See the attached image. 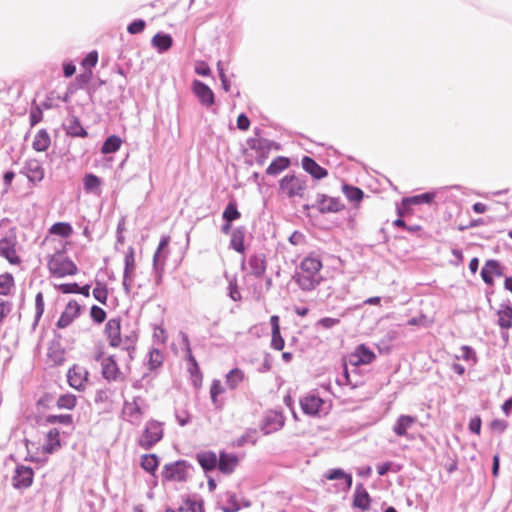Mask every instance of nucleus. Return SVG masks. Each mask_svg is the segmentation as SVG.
Here are the masks:
<instances>
[{"label": "nucleus", "instance_id": "obj_57", "mask_svg": "<svg viewBox=\"0 0 512 512\" xmlns=\"http://www.w3.org/2000/svg\"><path fill=\"white\" fill-rule=\"evenodd\" d=\"M92 77H93V71L84 70L82 73H80L76 77V82L79 85V87L82 88L91 81Z\"/></svg>", "mask_w": 512, "mask_h": 512}, {"label": "nucleus", "instance_id": "obj_26", "mask_svg": "<svg viewBox=\"0 0 512 512\" xmlns=\"http://www.w3.org/2000/svg\"><path fill=\"white\" fill-rule=\"evenodd\" d=\"M40 423L43 426L59 423L61 425L73 427L74 419L71 414H52L42 418Z\"/></svg>", "mask_w": 512, "mask_h": 512}, {"label": "nucleus", "instance_id": "obj_54", "mask_svg": "<svg viewBox=\"0 0 512 512\" xmlns=\"http://www.w3.org/2000/svg\"><path fill=\"white\" fill-rule=\"evenodd\" d=\"M271 346L277 351H281L284 348L285 341L281 335V332L271 333Z\"/></svg>", "mask_w": 512, "mask_h": 512}, {"label": "nucleus", "instance_id": "obj_15", "mask_svg": "<svg viewBox=\"0 0 512 512\" xmlns=\"http://www.w3.org/2000/svg\"><path fill=\"white\" fill-rule=\"evenodd\" d=\"M170 242L169 236H163L159 242L158 248L153 256V265L158 272H163L166 259L168 256V244Z\"/></svg>", "mask_w": 512, "mask_h": 512}, {"label": "nucleus", "instance_id": "obj_4", "mask_svg": "<svg viewBox=\"0 0 512 512\" xmlns=\"http://www.w3.org/2000/svg\"><path fill=\"white\" fill-rule=\"evenodd\" d=\"M102 376L109 382H120L124 381L130 372V367H126L121 370L114 358L109 356L101 362Z\"/></svg>", "mask_w": 512, "mask_h": 512}, {"label": "nucleus", "instance_id": "obj_1", "mask_svg": "<svg viewBox=\"0 0 512 512\" xmlns=\"http://www.w3.org/2000/svg\"><path fill=\"white\" fill-rule=\"evenodd\" d=\"M307 193V179L302 175L288 174L279 181V194L283 197L304 199Z\"/></svg>", "mask_w": 512, "mask_h": 512}, {"label": "nucleus", "instance_id": "obj_16", "mask_svg": "<svg viewBox=\"0 0 512 512\" xmlns=\"http://www.w3.org/2000/svg\"><path fill=\"white\" fill-rule=\"evenodd\" d=\"M323 404L324 401L314 394L306 395L300 400L303 412L312 416L317 415L320 412Z\"/></svg>", "mask_w": 512, "mask_h": 512}, {"label": "nucleus", "instance_id": "obj_30", "mask_svg": "<svg viewBox=\"0 0 512 512\" xmlns=\"http://www.w3.org/2000/svg\"><path fill=\"white\" fill-rule=\"evenodd\" d=\"M435 193L433 192H426L423 194L415 195L412 197L404 198L402 201V204L406 206L410 205H420V204H430L435 199Z\"/></svg>", "mask_w": 512, "mask_h": 512}, {"label": "nucleus", "instance_id": "obj_25", "mask_svg": "<svg viewBox=\"0 0 512 512\" xmlns=\"http://www.w3.org/2000/svg\"><path fill=\"white\" fill-rule=\"evenodd\" d=\"M51 144L49 133L45 129H40L33 138L32 147L35 151L44 152Z\"/></svg>", "mask_w": 512, "mask_h": 512}, {"label": "nucleus", "instance_id": "obj_21", "mask_svg": "<svg viewBox=\"0 0 512 512\" xmlns=\"http://www.w3.org/2000/svg\"><path fill=\"white\" fill-rule=\"evenodd\" d=\"M417 418L410 415H400L393 425V432L399 437H408V430L416 423Z\"/></svg>", "mask_w": 512, "mask_h": 512}, {"label": "nucleus", "instance_id": "obj_11", "mask_svg": "<svg viewBox=\"0 0 512 512\" xmlns=\"http://www.w3.org/2000/svg\"><path fill=\"white\" fill-rule=\"evenodd\" d=\"M104 332L111 347L117 348L121 345V321L119 318H112L108 320L105 325Z\"/></svg>", "mask_w": 512, "mask_h": 512}, {"label": "nucleus", "instance_id": "obj_63", "mask_svg": "<svg viewBox=\"0 0 512 512\" xmlns=\"http://www.w3.org/2000/svg\"><path fill=\"white\" fill-rule=\"evenodd\" d=\"M237 127L242 131H246L250 127V120L245 114H240L237 118Z\"/></svg>", "mask_w": 512, "mask_h": 512}, {"label": "nucleus", "instance_id": "obj_13", "mask_svg": "<svg viewBox=\"0 0 512 512\" xmlns=\"http://www.w3.org/2000/svg\"><path fill=\"white\" fill-rule=\"evenodd\" d=\"M142 414V409L136 399L124 403L122 415L130 423L138 425L142 419Z\"/></svg>", "mask_w": 512, "mask_h": 512}, {"label": "nucleus", "instance_id": "obj_10", "mask_svg": "<svg viewBox=\"0 0 512 512\" xmlns=\"http://www.w3.org/2000/svg\"><path fill=\"white\" fill-rule=\"evenodd\" d=\"M192 91L203 106L211 107L215 104L214 92L205 83L194 80L192 83Z\"/></svg>", "mask_w": 512, "mask_h": 512}, {"label": "nucleus", "instance_id": "obj_33", "mask_svg": "<svg viewBox=\"0 0 512 512\" xmlns=\"http://www.w3.org/2000/svg\"><path fill=\"white\" fill-rule=\"evenodd\" d=\"M140 466L146 472L154 475L159 466V458L156 454H144L141 456Z\"/></svg>", "mask_w": 512, "mask_h": 512}, {"label": "nucleus", "instance_id": "obj_7", "mask_svg": "<svg viewBox=\"0 0 512 512\" xmlns=\"http://www.w3.org/2000/svg\"><path fill=\"white\" fill-rule=\"evenodd\" d=\"M16 236L10 235L0 239V256L7 259L12 265H19L21 258L18 256L16 251Z\"/></svg>", "mask_w": 512, "mask_h": 512}, {"label": "nucleus", "instance_id": "obj_41", "mask_svg": "<svg viewBox=\"0 0 512 512\" xmlns=\"http://www.w3.org/2000/svg\"><path fill=\"white\" fill-rule=\"evenodd\" d=\"M93 297L101 304L106 305L108 301L109 292L106 284L97 282L92 290Z\"/></svg>", "mask_w": 512, "mask_h": 512}, {"label": "nucleus", "instance_id": "obj_18", "mask_svg": "<svg viewBox=\"0 0 512 512\" xmlns=\"http://www.w3.org/2000/svg\"><path fill=\"white\" fill-rule=\"evenodd\" d=\"M239 464L237 455L233 453L220 452L218 457V469L223 474H231Z\"/></svg>", "mask_w": 512, "mask_h": 512}, {"label": "nucleus", "instance_id": "obj_58", "mask_svg": "<svg viewBox=\"0 0 512 512\" xmlns=\"http://www.w3.org/2000/svg\"><path fill=\"white\" fill-rule=\"evenodd\" d=\"M145 26L146 24L143 20H136L128 25L127 30L130 34H137L141 33Z\"/></svg>", "mask_w": 512, "mask_h": 512}, {"label": "nucleus", "instance_id": "obj_53", "mask_svg": "<svg viewBox=\"0 0 512 512\" xmlns=\"http://www.w3.org/2000/svg\"><path fill=\"white\" fill-rule=\"evenodd\" d=\"M340 321V318L323 317L317 321L316 325L327 330L339 325Z\"/></svg>", "mask_w": 512, "mask_h": 512}, {"label": "nucleus", "instance_id": "obj_9", "mask_svg": "<svg viewBox=\"0 0 512 512\" xmlns=\"http://www.w3.org/2000/svg\"><path fill=\"white\" fill-rule=\"evenodd\" d=\"M376 359V354L366 345L360 344L349 355V362L353 366L371 364Z\"/></svg>", "mask_w": 512, "mask_h": 512}, {"label": "nucleus", "instance_id": "obj_59", "mask_svg": "<svg viewBox=\"0 0 512 512\" xmlns=\"http://www.w3.org/2000/svg\"><path fill=\"white\" fill-rule=\"evenodd\" d=\"M36 316L40 318L44 312V297L42 292H38L35 297Z\"/></svg>", "mask_w": 512, "mask_h": 512}, {"label": "nucleus", "instance_id": "obj_43", "mask_svg": "<svg viewBox=\"0 0 512 512\" xmlns=\"http://www.w3.org/2000/svg\"><path fill=\"white\" fill-rule=\"evenodd\" d=\"M164 360V355L162 351L159 349H152L149 352V359H148V368L150 370H155L159 368Z\"/></svg>", "mask_w": 512, "mask_h": 512}, {"label": "nucleus", "instance_id": "obj_64", "mask_svg": "<svg viewBox=\"0 0 512 512\" xmlns=\"http://www.w3.org/2000/svg\"><path fill=\"white\" fill-rule=\"evenodd\" d=\"M491 428L497 432H504L508 426L505 420L495 419L490 424Z\"/></svg>", "mask_w": 512, "mask_h": 512}, {"label": "nucleus", "instance_id": "obj_50", "mask_svg": "<svg viewBox=\"0 0 512 512\" xmlns=\"http://www.w3.org/2000/svg\"><path fill=\"white\" fill-rule=\"evenodd\" d=\"M106 316V312L101 307L93 305L90 308V317L93 320V322L101 324L105 321Z\"/></svg>", "mask_w": 512, "mask_h": 512}, {"label": "nucleus", "instance_id": "obj_52", "mask_svg": "<svg viewBox=\"0 0 512 512\" xmlns=\"http://www.w3.org/2000/svg\"><path fill=\"white\" fill-rule=\"evenodd\" d=\"M135 269L134 251L132 248L125 255V277L132 274Z\"/></svg>", "mask_w": 512, "mask_h": 512}, {"label": "nucleus", "instance_id": "obj_55", "mask_svg": "<svg viewBox=\"0 0 512 512\" xmlns=\"http://www.w3.org/2000/svg\"><path fill=\"white\" fill-rule=\"evenodd\" d=\"M56 288L63 294H71L78 292L79 285L77 283H62L57 285Z\"/></svg>", "mask_w": 512, "mask_h": 512}, {"label": "nucleus", "instance_id": "obj_23", "mask_svg": "<svg viewBox=\"0 0 512 512\" xmlns=\"http://www.w3.org/2000/svg\"><path fill=\"white\" fill-rule=\"evenodd\" d=\"M321 278L299 271L295 276L298 286L304 291H311L319 285Z\"/></svg>", "mask_w": 512, "mask_h": 512}, {"label": "nucleus", "instance_id": "obj_47", "mask_svg": "<svg viewBox=\"0 0 512 512\" xmlns=\"http://www.w3.org/2000/svg\"><path fill=\"white\" fill-rule=\"evenodd\" d=\"M67 132L72 136H86L87 132L80 125V122L77 118L73 117L69 120V124L67 126Z\"/></svg>", "mask_w": 512, "mask_h": 512}, {"label": "nucleus", "instance_id": "obj_46", "mask_svg": "<svg viewBox=\"0 0 512 512\" xmlns=\"http://www.w3.org/2000/svg\"><path fill=\"white\" fill-rule=\"evenodd\" d=\"M241 216L240 212L237 209V205L234 201L229 202L223 211L222 217L225 222H233L234 220L239 219Z\"/></svg>", "mask_w": 512, "mask_h": 512}, {"label": "nucleus", "instance_id": "obj_37", "mask_svg": "<svg viewBox=\"0 0 512 512\" xmlns=\"http://www.w3.org/2000/svg\"><path fill=\"white\" fill-rule=\"evenodd\" d=\"M172 43V37L167 34L158 33L152 38L153 46H155L161 52L169 50L172 46Z\"/></svg>", "mask_w": 512, "mask_h": 512}, {"label": "nucleus", "instance_id": "obj_42", "mask_svg": "<svg viewBox=\"0 0 512 512\" xmlns=\"http://www.w3.org/2000/svg\"><path fill=\"white\" fill-rule=\"evenodd\" d=\"M14 287V277L10 273H4L0 275V295L10 294Z\"/></svg>", "mask_w": 512, "mask_h": 512}, {"label": "nucleus", "instance_id": "obj_28", "mask_svg": "<svg viewBox=\"0 0 512 512\" xmlns=\"http://www.w3.org/2000/svg\"><path fill=\"white\" fill-rule=\"evenodd\" d=\"M78 403L77 397L72 393H64L58 396L56 399V407L59 410H73Z\"/></svg>", "mask_w": 512, "mask_h": 512}, {"label": "nucleus", "instance_id": "obj_48", "mask_svg": "<svg viewBox=\"0 0 512 512\" xmlns=\"http://www.w3.org/2000/svg\"><path fill=\"white\" fill-rule=\"evenodd\" d=\"M98 62V53L92 51L82 60L81 66L86 71H92V68L96 66Z\"/></svg>", "mask_w": 512, "mask_h": 512}, {"label": "nucleus", "instance_id": "obj_17", "mask_svg": "<svg viewBox=\"0 0 512 512\" xmlns=\"http://www.w3.org/2000/svg\"><path fill=\"white\" fill-rule=\"evenodd\" d=\"M301 165L304 171L316 180L323 179L328 175V171L309 156H304L302 158Z\"/></svg>", "mask_w": 512, "mask_h": 512}, {"label": "nucleus", "instance_id": "obj_51", "mask_svg": "<svg viewBox=\"0 0 512 512\" xmlns=\"http://www.w3.org/2000/svg\"><path fill=\"white\" fill-rule=\"evenodd\" d=\"M456 359H463L466 361L476 362V355L474 350L469 346H462L459 350V354L456 355Z\"/></svg>", "mask_w": 512, "mask_h": 512}, {"label": "nucleus", "instance_id": "obj_56", "mask_svg": "<svg viewBox=\"0 0 512 512\" xmlns=\"http://www.w3.org/2000/svg\"><path fill=\"white\" fill-rule=\"evenodd\" d=\"M228 506L223 508V512H236L240 509V504L234 494H230L227 498Z\"/></svg>", "mask_w": 512, "mask_h": 512}, {"label": "nucleus", "instance_id": "obj_8", "mask_svg": "<svg viewBox=\"0 0 512 512\" xmlns=\"http://www.w3.org/2000/svg\"><path fill=\"white\" fill-rule=\"evenodd\" d=\"M81 311L82 307L76 300L72 299L68 301L57 321L56 326L60 329L68 327L80 316Z\"/></svg>", "mask_w": 512, "mask_h": 512}, {"label": "nucleus", "instance_id": "obj_14", "mask_svg": "<svg viewBox=\"0 0 512 512\" xmlns=\"http://www.w3.org/2000/svg\"><path fill=\"white\" fill-rule=\"evenodd\" d=\"M496 316L497 325L507 332L512 327V304L509 301L501 303Z\"/></svg>", "mask_w": 512, "mask_h": 512}, {"label": "nucleus", "instance_id": "obj_36", "mask_svg": "<svg viewBox=\"0 0 512 512\" xmlns=\"http://www.w3.org/2000/svg\"><path fill=\"white\" fill-rule=\"evenodd\" d=\"M122 140L119 136L111 135L103 143L101 152L103 154L115 153L121 147Z\"/></svg>", "mask_w": 512, "mask_h": 512}, {"label": "nucleus", "instance_id": "obj_45", "mask_svg": "<svg viewBox=\"0 0 512 512\" xmlns=\"http://www.w3.org/2000/svg\"><path fill=\"white\" fill-rule=\"evenodd\" d=\"M328 480H337V479H345L346 488L350 489L352 486V476L350 474H346L342 469H332L326 475Z\"/></svg>", "mask_w": 512, "mask_h": 512}, {"label": "nucleus", "instance_id": "obj_44", "mask_svg": "<svg viewBox=\"0 0 512 512\" xmlns=\"http://www.w3.org/2000/svg\"><path fill=\"white\" fill-rule=\"evenodd\" d=\"M343 192L350 202L358 203L363 198V191L358 187L344 185Z\"/></svg>", "mask_w": 512, "mask_h": 512}, {"label": "nucleus", "instance_id": "obj_29", "mask_svg": "<svg viewBox=\"0 0 512 512\" xmlns=\"http://www.w3.org/2000/svg\"><path fill=\"white\" fill-rule=\"evenodd\" d=\"M290 165V160L283 156L275 158L266 169V174L275 176L287 169Z\"/></svg>", "mask_w": 512, "mask_h": 512}, {"label": "nucleus", "instance_id": "obj_39", "mask_svg": "<svg viewBox=\"0 0 512 512\" xmlns=\"http://www.w3.org/2000/svg\"><path fill=\"white\" fill-rule=\"evenodd\" d=\"M225 392V388L222 385L221 381L216 379L213 380L210 386V397L213 404L218 408L221 407L222 403L219 401L218 397Z\"/></svg>", "mask_w": 512, "mask_h": 512}, {"label": "nucleus", "instance_id": "obj_2", "mask_svg": "<svg viewBox=\"0 0 512 512\" xmlns=\"http://www.w3.org/2000/svg\"><path fill=\"white\" fill-rule=\"evenodd\" d=\"M51 275L58 278L74 276L78 273L77 265L63 252H55L47 263Z\"/></svg>", "mask_w": 512, "mask_h": 512}, {"label": "nucleus", "instance_id": "obj_19", "mask_svg": "<svg viewBox=\"0 0 512 512\" xmlns=\"http://www.w3.org/2000/svg\"><path fill=\"white\" fill-rule=\"evenodd\" d=\"M61 448V437L58 428H51L45 434L43 452L52 454Z\"/></svg>", "mask_w": 512, "mask_h": 512}, {"label": "nucleus", "instance_id": "obj_6", "mask_svg": "<svg viewBox=\"0 0 512 512\" xmlns=\"http://www.w3.org/2000/svg\"><path fill=\"white\" fill-rule=\"evenodd\" d=\"M67 380L72 388L83 391L89 380V372L86 368L75 364L68 370Z\"/></svg>", "mask_w": 512, "mask_h": 512}, {"label": "nucleus", "instance_id": "obj_3", "mask_svg": "<svg viewBox=\"0 0 512 512\" xmlns=\"http://www.w3.org/2000/svg\"><path fill=\"white\" fill-rule=\"evenodd\" d=\"M163 437V428L160 422L151 420L148 421L145 429L143 430L139 440L138 444L143 449H150L152 448L157 442H159Z\"/></svg>", "mask_w": 512, "mask_h": 512}, {"label": "nucleus", "instance_id": "obj_22", "mask_svg": "<svg viewBox=\"0 0 512 512\" xmlns=\"http://www.w3.org/2000/svg\"><path fill=\"white\" fill-rule=\"evenodd\" d=\"M371 498L362 484L356 486L353 496V506L363 511L368 510L370 507Z\"/></svg>", "mask_w": 512, "mask_h": 512}, {"label": "nucleus", "instance_id": "obj_40", "mask_svg": "<svg viewBox=\"0 0 512 512\" xmlns=\"http://www.w3.org/2000/svg\"><path fill=\"white\" fill-rule=\"evenodd\" d=\"M84 189L87 193L98 192L101 180L94 174H87L83 179Z\"/></svg>", "mask_w": 512, "mask_h": 512}, {"label": "nucleus", "instance_id": "obj_32", "mask_svg": "<svg viewBox=\"0 0 512 512\" xmlns=\"http://www.w3.org/2000/svg\"><path fill=\"white\" fill-rule=\"evenodd\" d=\"M244 239H245L244 228L240 227V228L234 229L231 232V240H230L231 247L239 253H244V251H245Z\"/></svg>", "mask_w": 512, "mask_h": 512}, {"label": "nucleus", "instance_id": "obj_60", "mask_svg": "<svg viewBox=\"0 0 512 512\" xmlns=\"http://www.w3.org/2000/svg\"><path fill=\"white\" fill-rule=\"evenodd\" d=\"M43 118L42 110L37 106L30 111V124L31 126H35L38 124Z\"/></svg>", "mask_w": 512, "mask_h": 512}, {"label": "nucleus", "instance_id": "obj_35", "mask_svg": "<svg viewBox=\"0 0 512 512\" xmlns=\"http://www.w3.org/2000/svg\"><path fill=\"white\" fill-rule=\"evenodd\" d=\"M49 233L52 235H57V236L63 237V238H68L72 235L73 228L67 222H57V223H54L49 228Z\"/></svg>", "mask_w": 512, "mask_h": 512}, {"label": "nucleus", "instance_id": "obj_34", "mask_svg": "<svg viewBox=\"0 0 512 512\" xmlns=\"http://www.w3.org/2000/svg\"><path fill=\"white\" fill-rule=\"evenodd\" d=\"M248 264L251 274L256 277H261L266 271V262L265 259L261 256H252L249 259Z\"/></svg>", "mask_w": 512, "mask_h": 512}, {"label": "nucleus", "instance_id": "obj_49", "mask_svg": "<svg viewBox=\"0 0 512 512\" xmlns=\"http://www.w3.org/2000/svg\"><path fill=\"white\" fill-rule=\"evenodd\" d=\"M179 510H185L187 512H205L203 502L192 499H187L185 501V508L181 507Z\"/></svg>", "mask_w": 512, "mask_h": 512}, {"label": "nucleus", "instance_id": "obj_24", "mask_svg": "<svg viewBox=\"0 0 512 512\" xmlns=\"http://www.w3.org/2000/svg\"><path fill=\"white\" fill-rule=\"evenodd\" d=\"M322 268V262L319 258L307 256L300 264V271L306 274H311L319 277V272Z\"/></svg>", "mask_w": 512, "mask_h": 512}, {"label": "nucleus", "instance_id": "obj_31", "mask_svg": "<svg viewBox=\"0 0 512 512\" xmlns=\"http://www.w3.org/2000/svg\"><path fill=\"white\" fill-rule=\"evenodd\" d=\"M27 177L32 182H41L44 178V169L37 161H29L26 166Z\"/></svg>", "mask_w": 512, "mask_h": 512}, {"label": "nucleus", "instance_id": "obj_20", "mask_svg": "<svg viewBox=\"0 0 512 512\" xmlns=\"http://www.w3.org/2000/svg\"><path fill=\"white\" fill-rule=\"evenodd\" d=\"M502 269L498 261L488 260L481 270V277L488 285L494 284V276H502Z\"/></svg>", "mask_w": 512, "mask_h": 512}, {"label": "nucleus", "instance_id": "obj_38", "mask_svg": "<svg viewBox=\"0 0 512 512\" xmlns=\"http://www.w3.org/2000/svg\"><path fill=\"white\" fill-rule=\"evenodd\" d=\"M245 378L242 370L235 368L226 374V383L231 389H235Z\"/></svg>", "mask_w": 512, "mask_h": 512}, {"label": "nucleus", "instance_id": "obj_27", "mask_svg": "<svg viewBox=\"0 0 512 512\" xmlns=\"http://www.w3.org/2000/svg\"><path fill=\"white\" fill-rule=\"evenodd\" d=\"M197 460L200 466L206 471H211L218 467V457L216 453L212 451L197 454Z\"/></svg>", "mask_w": 512, "mask_h": 512}, {"label": "nucleus", "instance_id": "obj_12", "mask_svg": "<svg viewBox=\"0 0 512 512\" xmlns=\"http://www.w3.org/2000/svg\"><path fill=\"white\" fill-rule=\"evenodd\" d=\"M34 472L32 468L27 466H18L12 478L13 486L17 489H25L31 486L33 482Z\"/></svg>", "mask_w": 512, "mask_h": 512}, {"label": "nucleus", "instance_id": "obj_61", "mask_svg": "<svg viewBox=\"0 0 512 512\" xmlns=\"http://www.w3.org/2000/svg\"><path fill=\"white\" fill-rule=\"evenodd\" d=\"M229 295L232 300L234 301H240L242 299L241 293L238 289V285L236 281L229 283Z\"/></svg>", "mask_w": 512, "mask_h": 512}, {"label": "nucleus", "instance_id": "obj_5", "mask_svg": "<svg viewBox=\"0 0 512 512\" xmlns=\"http://www.w3.org/2000/svg\"><path fill=\"white\" fill-rule=\"evenodd\" d=\"M190 465L186 461H176L163 467V478L166 481L184 482L189 475Z\"/></svg>", "mask_w": 512, "mask_h": 512}, {"label": "nucleus", "instance_id": "obj_62", "mask_svg": "<svg viewBox=\"0 0 512 512\" xmlns=\"http://www.w3.org/2000/svg\"><path fill=\"white\" fill-rule=\"evenodd\" d=\"M481 418L479 416H476L472 418L469 422V430L477 435L480 434L481 431Z\"/></svg>", "mask_w": 512, "mask_h": 512}]
</instances>
